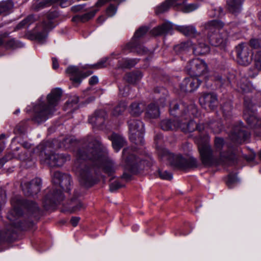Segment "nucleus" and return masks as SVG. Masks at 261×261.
Listing matches in <instances>:
<instances>
[{"instance_id": "nucleus-19", "label": "nucleus", "mask_w": 261, "mask_h": 261, "mask_svg": "<svg viewBox=\"0 0 261 261\" xmlns=\"http://www.w3.org/2000/svg\"><path fill=\"white\" fill-rule=\"evenodd\" d=\"M165 101V98L164 97L158 100L157 102L158 106H156L154 103L149 105L146 112V117L150 118L158 117L160 115L159 107H164L166 105Z\"/></svg>"}, {"instance_id": "nucleus-18", "label": "nucleus", "mask_w": 261, "mask_h": 261, "mask_svg": "<svg viewBox=\"0 0 261 261\" xmlns=\"http://www.w3.org/2000/svg\"><path fill=\"white\" fill-rule=\"evenodd\" d=\"M63 198L64 196L62 194V192L60 190L54 191L53 193L51 195H47L44 198V206L45 208L49 209L50 207L57 204L60 201H62Z\"/></svg>"}, {"instance_id": "nucleus-61", "label": "nucleus", "mask_w": 261, "mask_h": 261, "mask_svg": "<svg viewBox=\"0 0 261 261\" xmlns=\"http://www.w3.org/2000/svg\"><path fill=\"white\" fill-rule=\"evenodd\" d=\"M53 63V68L55 69L59 67V63L57 58L53 57L51 59Z\"/></svg>"}, {"instance_id": "nucleus-20", "label": "nucleus", "mask_w": 261, "mask_h": 261, "mask_svg": "<svg viewBox=\"0 0 261 261\" xmlns=\"http://www.w3.org/2000/svg\"><path fill=\"white\" fill-rule=\"evenodd\" d=\"M50 17H48L47 21H44L42 23V31L36 34L35 38L39 42H43L47 36V33L54 27V24L50 20Z\"/></svg>"}, {"instance_id": "nucleus-43", "label": "nucleus", "mask_w": 261, "mask_h": 261, "mask_svg": "<svg viewBox=\"0 0 261 261\" xmlns=\"http://www.w3.org/2000/svg\"><path fill=\"white\" fill-rule=\"evenodd\" d=\"M238 179L235 174H229L226 181L227 186L231 188L234 184L237 183Z\"/></svg>"}, {"instance_id": "nucleus-59", "label": "nucleus", "mask_w": 261, "mask_h": 261, "mask_svg": "<svg viewBox=\"0 0 261 261\" xmlns=\"http://www.w3.org/2000/svg\"><path fill=\"white\" fill-rule=\"evenodd\" d=\"M231 105L230 103H227L222 106V110L224 113L228 112L231 110Z\"/></svg>"}, {"instance_id": "nucleus-10", "label": "nucleus", "mask_w": 261, "mask_h": 261, "mask_svg": "<svg viewBox=\"0 0 261 261\" xmlns=\"http://www.w3.org/2000/svg\"><path fill=\"white\" fill-rule=\"evenodd\" d=\"M237 61L239 64L247 66L252 61V53L246 43L239 44L236 47Z\"/></svg>"}, {"instance_id": "nucleus-41", "label": "nucleus", "mask_w": 261, "mask_h": 261, "mask_svg": "<svg viewBox=\"0 0 261 261\" xmlns=\"http://www.w3.org/2000/svg\"><path fill=\"white\" fill-rule=\"evenodd\" d=\"M197 160L193 158H190L189 159H186L185 163V169L188 168H192L197 167Z\"/></svg>"}, {"instance_id": "nucleus-13", "label": "nucleus", "mask_w": 261, "mask_h": 261, "mask_svg": "<svg viewBox=\"0 0 261 261\" xmlns=\"http://www.w3.org/2000/svg\"><path fill=\"white\" fill-rule=\"evenodd\" d=\"M53 181L55 184H59L63 190L67 192L70 190L71 177L68 174L56 171L53 176Z\"/></svg>"}, {"instance_id": "nucleus-3", "label": "nucleus", "mask_w": 261, "mask_h": 261, "mask_svg": "<svg viewBox=\"0 0 261 261\" xmlns=\"http://www.w3.org/2000/svg\"><path fill=\"white\" fill-rule=\"evenodd\" d=\"M224 23L219 20L208 21L201 25L207 32L210 43L213 46L224 48L227 43V34L226 32L216 33L224 27Z\"/></svg>"}, {"instance_id": "nucleus-64", "label": "nucleus", "mask_w": 261, "mask_h": 261, "mask_svg": "<svg viewBox=\"0 0 261 261\" xmlns=\"http://www.w3.org/2000/svg\"><path fill=\"white\" fill-rule=\"evenodd\" d=\"M184 45H185L184 44H179V45H176L174 47L175 51H178L179 49H181L184 47Z\"/></svg>"}, {"instance_id": "nucleus-24", "label": "nucleus", "mask_w": 261, "mask_h": 261, "mask_svg": "<svg viewBox=\"0 0 261 261\" xmlns=\"http://www.w3.org/2000/svg\"><path fill=\"white\" fill-rule=\"evenodd\" d=\"M179 123L177 119H164L161 122L160 126L164 130H175L179 128Z\"/></svg>"}, {"instance_id": "nucleus-57", "label": "nucleus", "mask_w": 261, "mask_h": 261, "mask_svg": "<svg viewBox=\"0 0 261 261\" xmlns=\"http://www.w3.org/2000/svg\"><path fill=\"white\" fill-rule=\"evenodd\" d=\"M98 82V79L97 76L94 75L90 77L89 81V83L90 85H94Z\"/></svg>"}, {"instance_id": "nucleus-62", "label": "nucleus", "mask_w": 261, "mask_h": 261, "mask_svg": "<svg viewBox=\"0 0 261 261\" xmlns=\"http://www.w3.org/2000/svg\"><path fill=\"white\" fill-rule=\"evenodd\" d=\"M205 129V127L203 124H197L196 130H197L199 132H201Z\"/></svg>"}, {"instance_id": "nucleus-25", "label": "nucleus", "mask_w": 261, "mask_h": 261, "mask_svg": "<svg viewBox=\"0 0 261 261\" xmlns=\"http://www.w3.org/2000/svg\"><path fill=\"white\" fill-rule=\"evenodd\" d=\"M110 139L112 141L113 148L118 152L125 144L124 138L116 134H113Z\"/></svg>"}, {"instance_id": "nucleus-31", "label": "nucleus", "mask_w": 261, "mask_h": 261, "mask_svg": "<svg viewBox=\"0 0 261 261\" xmlns=\"http://www.w3.org/2000/svg\"><path fill=\"white\" fill-rule=\"evenodd\" d=\"M142 77V73L140 71H136L126 74L124 79L128 83L134 84L140 81Z\"/></svg>"}, {"instance_id": "nucleus-5", "label": "nucleus", "mask_w": 261, "mask_h": 261, "mask_svg": "<svg viewBox=\"0 0 261 261\" xmlns=\"http://www.w3.org/2000/svg\"><path fill=\"white\" fill-rule=\"evenodd\" d=\"M129 132V139L136 144L143 143L144 124L138 119L131 118L128 121Z\"/></svg>"}, {"instance_id": "nucleus-33", "label": "nucleus", "mask_w": 261, "mask_h": 261, "mask_svg": "<svg viewBox=\"0 0 261 261\" xmlns=\"http://www.w3.org/2000/svg\"><path fill=\"white\" fill-rule=\"evenodd\" d=\"M13 7V4L11 1H5L0 3V15H7L9 14Z\"/></svg>"}, {"instance_id": "nucleus-37", "label": "nucleus", "mask_w": 261, "mask_h": 261, "mask_svg": "<svg viewBox=\"0 0 261 261\" xmlns=\"http://www.w3.org/2000/svg\"><path fill=\"white\" fill-rule=\"evenodd\" d=\"M126 105L124 103H120L116 106L112 112L113 116H118L121 115L125 110Z\"/></svg>"}, {"instance_id": "nucleus-51", "label": "nucleus", "mask_w": 261, "mask_h": 261, "mask_svg": "<svg viewBox=\"0 0 261 261\" xmlns=\"http://www.w3.org/2000/svg\"><path fill=\"white\" fill-rule=\"evenodd\" d=\"M117 11V8L113 5H110L106 10V13L108 16H114Z\"/></svg>"}, {"instance_id": "nucleus-35", "label": "nucleus", "mask_w": 261, "mask_h": 261, "mask_svg": "<svg viewBox=\"0 0 261 261\" xmlns=\"http://www.w3.org/2000/svg\"><path fill=\"white\" fill-rule=\"evenodd\" d=\"M198 7L199 6L197 3L187 4L185 2L180 10L184 13H190L196 10Z\"/></svg>"}, {"instance_id": "nucleus-12", "label": "nucleus", "mask_w": 261, "mask_h": 261, "mask_svg": "<svg viewBox=\"0 0 261 261\" xmlns=\"http://www.w3.org/2000/svg\"><path fill=\"white\" fill-rule=\"evenodd\" d=\"M66 72L70 75V79L75 86H79L83 79L89 76L92 73V72L90 71L83 73L77 67L74 66L68 67L66 69Z\"/></svg>"}, {"instance_id": "nucleus-27", "label": "nucleus", "mask_w": 261, "mask_h": 261, "mask_svg": "<svg viewBox=\"0 0 261 261\" xmlns=\"http://www.w3.org/2000/svg\"><path fill=\"white\" fill-rule=\"evenodd\" d=\"M244 0H229L227 1L228 10L232 13L239 12L242 8Z\"/></svg>"}, {"instance_id": "nucleus-30", "label": "nucleus", "mask_w": 261, "mask_h": 261, "mask_svg": "<svg viewBox=\"0 0 261 261\" xmlns=\"http://www.w3.org/2000/svg\"><path fill=\"white\" fill-rule=\"evenodd\" d=\"M197 123L191 120L188 122L179 123V128L184 132H193L196 130Z\"/></svg>"}, {"instance_id": "nucleus-1", "label": "nucleus", "mask_w": 261, "mask_h": 261, "mask_svg": "<svg viewBox=\"0 0 261 261\" xmlns=\"http://www.w3.org/2000/svg\"><path fill=\"white\" fill-rule=\"evenodd\" d=\"M89 160L92 166L101 168L105 173L112 174L116 170L113 161L108 158V151L98 140L92 136H88L84 146L76 153L74 162L75 172L79 176L81 184L86 187H91L94 180L90 169L82 164L83 162Z\"/></svg>"}, {"instance_id": "nucleus-49", "label": "nucleus", "mask_w": 261, "mask_h": 261, "mask_svg": "<svg viewBox=\"0 0 261 261\" xmlns=\"http://www.w3.org/2000/svg\"><path fill=\"white\" fill-rule=\"evenodd\" d=\"M159 175L163 179L170 180L172 178V174L167 171H159Z\"/></svg>"}, {"instance_id": "nucleus-39", "label": "nucleus", "mask_w": 261, "mask_h": 261, "mask_svg": "<svg viewBox=\"0 0 261 261\" xmlns=\"http://www.w3.org/2000/svg\"><path fill=\"white\" fill-rule=\"evenodd\" d=\"M245 117L246 119V121L250 125L255 126L257 125L259 126L261 124V123H259V120L254 116H250L249 117H248L247 115H245Z\"/></svg>"}, {"instance_id": "nucleus-4", "label": "nucleus", "mask_w": 261, "mask_h": 261, "mask_svg": "<svg viewBox=\"0 0 261 261\" xmlns=\"http://www.w3.org/2000/svg\"><path fill=\"white\" fill-rule=\"evenodd\" d=\"M128 151V149H124L123 150L124 167L126 171L123 173L121 178L125 181H128L131 178V174L126 173V171H129L131 173H136L140 168V164L141 162L140 159L133 154H129Z\"/></svg>"}, {"instance_id": "nucleus-21", "label": "nucleus", "mask_w": 261, "mask_h": 261, "mask_svg": "<svg viewBox=\"0 0 261 261\" xmlns=\"http://www.w3.org/2000/svg\"><path fill=\"white\" fill-rule=\"evenodd\" d=\"M106 113L103 110L96 111L94 115L89 118V123L96 126H101L105 122Z\"/></svg>"}, {"instance_id": "nucleus-36", "label": "nucleus", "mask_w": 261, "mask_h": 261, "mask_svg": "<svg viewBox=\"0 0 261 261\" xmlns=\"http://www.w3.org/2000/svg\"><path fill=\"white\" fill-rule=\"evenodd\" d=\"M171 7L168 0H166L155 8V13L157 14L163 13L167 11Z\"/></svg>"}, {"instance_id": "nucleus-38", "label": "nucleus", "mask_w": 261, "mask_h": 261, "mask_svg": "<svg viewBox=\"0 0 261 261\" xmlns=\"http://www.w3.org/2000/svg\"><path fill=\"white\" fill-rule=\"evenodd\" d=\"M5 46L7 48L14 49L21 47V45L19 42L16 41L14 39H11L5 43Z\"/></svg>"}, {"instance_id": "nucleus-63", "label": "nucleus", "mask_w": 261, "mask_h": 261, "mask_svg": "<svg viewBox=\"0 0 261 261\" xmlns=\"http://www.w3.org/2000/svg\"><path fill=\"white\" fill-rule=\"evenodd\" d=\"M7 237V234L5 232H0V242L5 241Z\"/></svg>"}, {"instance_id": "nucleus-28", "label": "nucleus", "mask_w": 261, "mask_h": 261, "mask_svg": "<svg viewBox=\"0 0 261 261\" xmlns=\"http://www.w3.org/2000/svg\"><path fill=\"white\" fill-rule=\"evenodd\" d=\"M145 108V105L142 102H133L129 107V112L131 115L138 116L144 111Z\"/></svg>"}, {"instance_id": "nucleus-8", "label": "nucleus", "mask_w": 261, "mask_h": 261, "mask_svg": "<svg viewBox=\"0 0 261 261\" xmlns=\"http://www.w3.org/2000/svg\"><path fill=\"white\" fill-rule=\"evenodd\" d=\"M186 68L191 76L196 77L204 75L208 72L207 64L203 60L198 58L191 60Z\"/></svg>"}, {"instance_id": "nucleus-46", "label": "nucleus", "mask_w": 261, "mask_h": 261, "mask_svg": "<svg viewBox=\"0 0 261 261\" xmlns=\"http://www.w3.org/2000/svg\"><path fill=\"white\" fill-rule=\"evenodd\" d=\"M123 186L124 185L120 184L119 181L116 180L110 185V190L111 192H114Z\"/></svg>"}, {"instance_id": "nucleus-16", "label": "nucleus", "mask_w": 261, "mask_h": 261, "mask_svg": "<svg viewBox=\"0 0 261 261\" xmlns=\"http://www.w3.org/2000/svg\"><path fill=\"white\" fill-rule=\"evenodd\" d=\"M201 82L198 77L190 75L182 81L180 86V89L186 92H192L199 87Z\"/></svg>"}, {"instance_id": "nucleus-7", "label": "nucleus", "mask_w": 261, "mask_h": 261, "mask_svg": "<svg viewBox=\"0 0 261 261\" xmlns=\"http://www.w3.org/2000/svg\"><path fill=\"white\" fill-rule=\"evenodd\" d=\"M147 31L148 28L146 27L140 28L135 32L131 41L128 43V47L130 48L133 51H136L139 55L149 54V50L138 43V39L143 36Z\"/></svg>"}, {"instance_id": "nucleus-6", "label": "nucleus", "mask_w": 261, "mask_h": 261, "mask_svg": "<svg viewBox=\"0 0 261 261\" xmlns=\"http://www.w3.org/2000/svg\"><path fill=\"white\" fill-rule=\"evenodd\" d=\"M159 158L163 161H168L171 165L178 168L185 169L186 159L180 155H174L167 149L158 148Z\"/></svg>"}, {"instance_id": "nucleus-9", "label": "nucleus", "mask_w": 261, "mask_h": 261, "mask_svg": "<svg viewBox=\"0 0 261 261\" xmlns=\"http://www.w3.org/2000/svg\"><path fill=\"white\" fill-rule=\"evenodd\" d=\"M11 203L13 205L14 208L11 212V214L16 215L17 216H21L22 214V210L23 208L27 210L32 214L37 213L39 211V207L37 204L33 201H22L20 200L17 201V203L15 204L14 199H12Z\"/></svg>"}, {"instance_id": "nucleus-29", "label": "nucleus", "mask_w": 261, "mask_h": 261, "mask_svg": "<svg viewBox=\"0 0 261 261\" xmlns=\"http://www.w3.org/2000/svg\"><path fill=\"white\" fill-rule=\"evenodd\" d=\"M209 51V46L203 42H198L197 45H195L193 47V53L196 56L205 55Z\"/></svg>"}, {"instance_id": "nucleus-45", "label": "nucleus", "mask_w": 261, "mask_h": 261, "mask_svg": "<svg viewBox=\"0 0 261 261\" xmlns=\"http://www.w3.org/2000/svg\"><path fill=\"white\" fill-rule=\"evenodd\" d=\"M123 60L124 62V64L121 65L122 67L130 68L134 66L135 65H136L138 62L136 59H126Z\"/></svg>"}, {"instance_id": "nucleus-17", "label": "nucleus", "mask_w": 261, "mask_h": 261, "mask_svg": "<svg viewBox=\"0 0 261 261\" xmlns=\"http://www.w3.org/2000/svg\"><path fill=\"white\" fill-rule=\"evenodd\" d=\"M199 102L205 109H214L218 105L217 97L214 93H204L199 98Z\"/></svg>"}, {"instance_id": "nucleus-42", "label": "nucleus", "mask_w": 261, "mask_h": 261, "mask_svg": "<svg viewBox=\"0 0 261 261\" xmlns=\"http://www.w3.org/2000/svg\"><path fill=\"white\" fill-rule=\"evenodd\" d=\"M107 59L106 58L102 59L97 63L92 65L91 68L95 69L105 68L107 66Z\"/></svg>"}, {"instance_id": "nucleus-52", "label": "nucleus", "mask_w": 261, "mask_h": 261, "mask_svg": "<svg viewBox=\"0 0 261 261\" xmlns=\"http://www.w3.org/2000/svg\"><path fill=\"white\" fill-rule=\"evenodd\" d=\"M85 206L81 202H79L77 204L73 206L70 210L71 213H75L82 209H84Z\"/></svg>"}, {"instance_id": "nucleus-15", "label": "nucleus", "mask_w": 261, "mask_h": 261, "mask_svg": "<svg viewBox=\"0 0 261 261\" xmlns=\"http://www.w3.org/2000/svg\"><path fill=\"white\" fill-rule=\"evenodd\" d=\"M22 190L27 196H31L38 193L41 190V179L35 178L30 182L21 185Z\"/></svg>"}, {"instance_id": "nucleus-53", "label": "nucleus", "mask_w": 261, "mask_h": 261, "mask_svg": "<svg viewBox=\"0 0 261 261\" xmlns=\"http://www.w3.org/2000/svg\"><path fill=\"white\" fill-rule=\"evenodd\" d=\"M250 45L254 48H258L260 45V41L258 39H252L250 41Z\"/></svg>"}, {"instance_id": "nucleus-55", "label": "nucleus", "mask_w": 261, "mask_h": 261, "mask_svg": "<svg viewBox=\"0 0 261 261\" xmlns=\"http://www.w3.org/2000/svg\"><path fill=\"white\" fill-rule=\"evenodd\" d=\"M112 1L111 0H98L95 5V7L98 9L100 7L103 6L107 3Z\"/></svg>"}, {"instance_id": "nucleus-58", "label": "nucleus", "mask_w": 261, "mask_h": 261, "mask_svg": "<svg viewBox=\"0 0 261 261\" xmlns=\"http://www.w3.org/2000/svg\"><path fill=\"white\" fill-rule=\"evenodd\" d=\"M80 218L79 217H72L71 219L70 222L73 226L75 227L77 226Z\"/></svg>"}, {"instance_id": "nucleus-14", "label": "nucleus", "mask_w": 261, "mask_h": 261, "mask_svg": "<svg viewBox=\"0 0 261 261\" xmlns=\"http://www.w3.org/2000/svg\"><path fill=\"white\" fill-rule=\"evenodd\" d=\"M69 160L70 156L68 154L53 153L46 155L45 162L50 167H61Z\"/></svg>"}, {"instance_id": "nucleus-34", "label": "nucleus", "mask_w": 261, "mask_h": 261, "mask_svg": "<svg viewBox=\"0 0 261 261\" xmlns=\"http://www.w3.org/2000/svg\"><path fill=\"white\" fill-rule=\"evenodd\" d=\"M35 21V18H34V16L33 15H29L16 25L15 31L21 29L25 27H28Z\"/></svg>"}, {"instance_id": "nucleus-23", "label": "nucleus", "mask_w": 261, "mask_h": 261, "mask_svg": "<svg viewBox=\"0 0 261 261\" xmlns=\"http://www.w3.org/2000/svg\"><path fill=\"white\" fill-rule=\"evenodd\" d=\"M248 135L244 129V128L241 126L236 127L231 134V138L233 142L237 143H241L242 141H244L248 137Z\"/></svg>"}, {"instance_id": "nucleus-47", "label": "nucleus", "mask_w": 261, "mask_h": 261, "mask_svg": "<svg viewBox=\"0 0 261 261\" xmlns=\"http://www.w3.org/2000/svg\"><path fill=\"white\" fill-rule=\"evenodd\" d=\"M238 90L243 93H246L249 91V86L247 83H240L238 85Z\"/></svg>"}, {"instance_id": "nucleus-60", "label": "nucleus", "mask_w": 261, "mask_h": 261, "mask_svg": "<svg viewBox=\"0 0 261 261\" xmlns=\"http://www.w3.org/2000/svg\"><path fill=\"white\" fill-rule=\"evenodd\" d=\"M9 34L8 33H4L0 34V46L3 45L4 43V39L8 37Z\"/></svg>"}, {"instance_id": "nucleus-22", "label": "nucleus", "mask_w": 261, "mask_h": 261, "mask_svg": "<svg viewBox=\"0 0 261 261\" xmlns=\"http://www.w3.org/2000/svg\"><path fill=\"white\" fill-rule=\"evenodd\" d=\"M173 30V25L169 22H165L161 25L153 28L151 33L154 36H159L170 33Z\"/></svg>"}, {"instance_id": "nucleus-54", "label": "nucleus", "mask_w": 261, "mask_h": 261, "mask_svg": "<svg viewBox=\"0 0 261 261\" xmlns=\"http://www.w3.org/2000/svg\"><path fill=\"white\" fill-rule=\"evenodd\" d=\"M129 87L128 86H126L124 88H122L119 87V91L120 94H121L123 96H126L128 94V90Z\"/></svg>"}, {"instance_id": "nucleus-50", "label": "nucleus", "mask_w": 261, "mask_h": 261, "mask_svg": "<svg viewBox=\"0 0 261 261\" xmlns=\"http://www.w3.org/2000/svg\"><path fill=\"white\" fill-rule=\"evenodd\" d=\"M215 145L218 150H221L224 145L223 139L221 138H216L215 140Z\"/></svg>"}, {"instance_id": "nucleus-2", "label": "nucleus", "mask_w": 261, "mask_h": 261, "mask_svg": "<svg viewBox=\"0 0 261 261\" xmlns=\"http://www.w3.org/2000/svg\"><path fill=\"white\" fill-rule=\"evenodd\" d=\"M62 92L60 89L55 88L47 95V105L40 102L34 107V114L33 119L40 123L46 121L51 117L56 107L60 101Z\"/></svg>"}, {"instance_id": "nucleus-26", "label": "nucleus", "mask_w": 261, "mask_h": 261, "mask_svg": "<svg viewBox=\"0 0 261 261\" xmlns=\"http://www.w3.org/2000/svg\"><path fill=\"white\" fill-rule=\"evenodd\" d=\"M176 30L186 36L195 37L199 35L195 27L193 25L178 26Z\"/></svg>"}, {"instance_id": "nucleus-56", "label": "nucleus", "mask_w": 261, "mask_h": 261, "mask_svg": "<svg viewBox=\"0 0 261 261\" xmlns=\"http://www.w3.org/2000/svg\"><path fill=\"white\" fill-rule=\"evenodd\" d=\"M85 4L74 6L71 8V10L72 11L75 12H78V11H80L82 10V9H83L85 7Z\"/></svg>"}, {"instance_id": "nucleus-44", "label": "nucleus", "mask_w": 261, "mask_h": 261, "mask_svg": "<svg viewBox=\"0 0 261 261\" xmlns=\"http://www.w3.org/2000/svg\"><path fill=\"white\" fill-rule=\"evenodd\" d=\"M255 66L258 70H261V50L258 51L254 58Z\"/></svg>"}, {"instance_id": "nucleus-48", "label": "nucleus", "mask_w": 261, "mask_h": 261, "mask_svg": "<svg viewBox=\"0 0 261 261\" xmlns=\"http://www.w3.org/2000/svg\"><path fill=\"white\" fill-rule=\"evenodd\" d=\"M74 142V141L70 138L65 139L62 144L60 145V147H63L65 149L69 148L71 147V144Z\"/></svg>"}, {"instance_id": "nucleus-11", "label": "nucleus", "mask_w": 261, "mask_h": 261, "mask_svg": "<svg viewBox=\"0 0 261 261\" xmlns=\"http://www.w3.org/2000/svg\"><path fill=\"white\" fill-rule=\"evenodd\" d=\"M198 149L202 162L204 165L209 166L217 162L215 155L208 143H199Z\"/></svg>"}, {"instance_id": "nucleus-40", "label": "nucleus", "mask_w": 261, "mask_h": 261, "mask_svg": "<svg viewBox=\"0 0 261 261\" xmlns=\"http://www.w3.org/2000/svg\"><path fill=\"white\" fill-rule=\"evenodd\" d=\"M170 5L172 7L176 8L178 10L181 9V7L185 4L187 0H168Z\"/></svg>"}, {"instance_id": "nucleus-32", "label": "nucleus", "mask_w": 261, "mask_h": 261, "mask_svg": "<svg viewBox=\"0 0 261 261\" xmlns=\"http://www.w3.org/2000/svg\"><path fill=\"white\" fill-rule=\"evenodd\" d=\"M98 11V9H95L93 11H90L81 15H76L72 18V20L74 21L86 22L93 18L95 15L96 13Z\"/></svg>"}]
</instances>
